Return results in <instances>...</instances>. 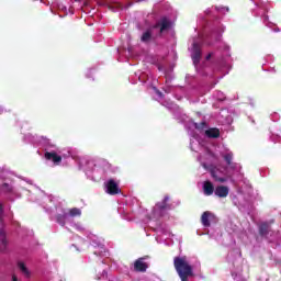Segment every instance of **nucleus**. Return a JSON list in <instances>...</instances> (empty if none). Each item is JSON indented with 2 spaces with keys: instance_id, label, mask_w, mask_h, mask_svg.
<instances>
[{
  "instance_id": "obj_1",
  "label": "nucleus",
  "mask_w": 281,
  "mask_h": 281,
  "mask_svg": "<svg viewBox=\"0 0 281 281\" xmlns=\"http://www.w3.org/2000/svg\"><path fill=\"white\" fill-rule=\"evenodd\" d=\"M173 267L181 281H188V278H194V269L188 261V257H175Z\"/></svg>"
},
{
  "instance_id": "obj_2",
  "label": "nucleus",
  "mask_w": 281,
  "mask_h": 281,
  "mask_svg": "<svg viewBox=\"0 0 281 281\" xmlns=\"http://www.w3.org/2000/svg\"><path fill=\"white\" fill-rule=\"evenodd\" d=\"M171 25L172 24L168 21V18L160 19L155 25L143 33L140 37L142 43H150V41H153V30H159L158 36H161L164 32L170 30Z\"/></svg>"
},
{
  "instance_id": "obj_3",
  "label": "nucleus",
  "mask_w": 281,
  "mask_h": 281,
  "mask_svg": "<svg viewBox=\"0 0 281 281\" xmlns=\"http://www.w3.org/2000/svg\"><path fill=\"white\" fill-rule=\"evenodd\" d=\"M105 192L111 196H115V194H122V189H120V184L115 182L113 179L108 180L105 183Z\"/></svg>"
},
{
  "instance_id": "obj_4",
  "label": "nucleus",
  "mask_w": 281,
  "mask_h": 281,
  "mask_svg": "<svg viewBox=\"0 0 281 281\" xmlns=\"http://www.w3.org/2000/svg\"><path fill=\"white\" fill-rule=\"evenodd\" d=\"M201 56H202L201 45H199V43H193L192 54H191L193 65H199V63H201Z\"/></svg>"
},
{
  "instance_id": "obj_5",
  "label": "nucleus",
  "mask_w": 281,
  "mask_h": 281,
  "mask_svg": "<svg viewBox=\"0 0 281 281\" xmlns=\"http://www.w3.org/2000/svg\"><path fill=\"white\" fill-rule=\"evenodd\" d=\"M145 258H138L135 262H134V271H136L137 273H146L147 269H148V263L144 262Z\"/></svg>"
},
{
  "instance_id": "obj_6",
  "label": "nucleus",
  "mask_w": 281,
  "mask_h": 281,
  "mask_svg": "<svg viewBox=\"0 0 281 281\" xmlns=\"http://www.w3.org/2000/svg\"><path fill=\"white\" fill-rule=\"evenodd\" d=\"M214 218H216L214 213H212L210 211L203 212L202 216H201V223H202L203 227H211L212 223H210V221H214Z\"/></svg>"
},
{
  "instance_id": "obj_7",
  "label": "nucleus",
  "mask_w": 281,
  "mask_h": 281,
  "mask_svg": "<svg viewBox=\"0 0 281 281\" xmlns=\"http://www.w3.org/2000/svg\"><path fill=\"white\" fill-rule=\"evenodd\" d=\"M44 157L47 161H53L56 165L60 164L63 161V157L56 154V151H46L44 154Z\"/></svg>"
},
{
  "instance_id": "obj_8",
  "label": "nucleus",
  "mask_w": 281,
  "mask_h": 281,
  "mask_svg": "<svg viewBox=\"0 0 281 281\" xmlns=\"http://www.w3.org/2000/svg\"><path fill=\"white\" fill-rule=\"evenodd\" d=\"M168 201H170V196L166 195L161 202L156 204V210H159L160 212L172 210V205L169 204Z\"/></svg>"
},
{
  "instance_id": "obj_9",
  "label": "nucleus",
  "mask_w": 281,
  "mask_h": 281,
  "mask_svg": "<svg viewBox=\"0 0 281 281\" xmlns=\"http://www.w3.org/2000/svg\"><path fill=\"white\" fill-rule=\"evenodd\" d=\"M229 194V188L225 186H217L215 188V196H218L220 199H225Z\"/></svg>"
},
{
  "instance_id": "obj_10",
  "label": "nucleus",
  "mask_w": 281,
  "mask_h": 281,
  "mask_svg": "<svg viewBox=\"0 0 281 281\" xmlns=\"http://www.w3.org/2000/svg\"><path fill=\"white\" fill-rule=\"evenodd\" d=\"M203 192L205 196H212L215 193L214 184L211 181L203 182Z\"/></svg>"
},
{
  "instance_id": "obj_11",
  "label": "nucleus",
  "mask_w": 281,
  "mask_h": 281,
  "mask_svg": "<svg viewBox=\"0 0 281 281\" xmlns=\"http://www.w3.org/2000/svg\"><path fill=\"white\" fill-rule=\"evenodd\" d=\"M270 232L271 226L269 225V223L265 222L259 225V236H261L262 238H267Z\"/></svg>"
},
{
  "instance_id": "obj_12",
  "label": "nucleus",
  "mask_w": 281,
  "mask_h": 281,
  "mask_svg": "<svg viewBox=\"0 0 281 281\" xmlns=\"http://www.w3.org/2000/svg\"><path fill=\"white\" fill-rule=\"evenodd\" d=\"M205 135L210 139H218V137H221V130H218L216 127H211L205 131Z\"/></svg>"
},
{
  "instance_id": "obj_13",
  "label": "nucleus",
  "mask_w": 281,
  "mask_h": 281,
  "mask_svg": "<svg viewBox=\"0 0 281 281\" xmlns=\"http://www.w3.org/2000/svg\"><path fill=\"white\" fill-rule=\"evenodd\" d=\"M92 247H97L98 249L93 251L94 256H100L101 258L106 256V249L104 248V245L98 244L94 240L92 241Z\"/></svg>"
},
{
  "instance_id": "obj_14",
  "label": "nucleus",
  "mask_w": 281,
  "mask_h": 281,
  "mask_svg": "<svg viewBox=\"0 0 281 281\" xmlns=\"http://www.w3.org/2000/svg\"><path fill=\"white\" fill-rule=\"evenodd\" d=\"M18 267H19L20 271L23 273V276H25V278H30V276H31L30 269H27V267L25 266V263L23 261H19Z\"/></svg>"
},
{
  "instance_id": "obj_15",
  "label": "nucleus",
  "mask_w": 281,
  "mask_h": 281,
  "mask_svg": "<svg viewBox=\"0 0 281 281\" xmlns=\"http://www.w3.org/2000/svg\"><path fill=\"white\" fill-rule=\"evenodd\" d=\"M0 247H2V251H3V249H5V247H8V239L5 238V231L0 232Z\"/></svg>"
},
{
  "instance_id": "obj_16",
  "label": "nucleus",
  "mask_w": 281,
  "mask_h": 281,
  "mask_svg": "<svg viewBox=\"0 0 281 281\" xmlns=\"http://www.w3.org/2000/svg\"><path fill=\"white\" fill-rule=\"evenodd\" d=\"M211 177H213V179H215L216 181H218V183H225V181H227V179L225 178H221L216 175V170L212 169L211 170Z\"/></svg>"
},
{
  "instance_id": "obj_17",
  "label": "nucleus",
  "mask_w": 281,
  "mask_h": 281,
  "mask_svg": "<svg viewBox=\"0 0 281 281\" xmlns=\"http://www.w3.org/2000/svg\"><path fill=\"white\" fill-rule=\"evenodd\" d=\"M69 215L72 216V217L81 216L82 211H80V209H78V207H72V209L69 210Z\"/></svg>"
},
{
  "instance_id": "obj_18",
  "label": "nucleus",
  "mask_w": 281,
  "mask_h": 281,
  "mask_svg": "<svg viewBox=\"0 0 281 281\" xmlns=\"http://www.w3.org/2000/svg\"><path fill=\"white\" fill-rule=\"evenodd\" d=\"M234 159V154L229 153L224 156V161H226L227 166H232V160Z\"/></svg>"
},
{
  "instance_id": "obj_19",
  "label": "nucleus",
  "mask_w": 281,
  "mask_h": 281,
  "mask_svg": "<svg viewBox=\"0 0 281 281\" xmlns=\"http://www.w3.org/2000/svg\"><path fill=\"white\" fill-rule=\"evenodd\" d=\"M195 128L198 131H203V128H207V123H205V122L195 123Z\"/></svg>"
},
{
  "instance_id": "obj_20",
  "label": "nucleus",
  "mask_w": 281,
  "mask_h": 281,
  "mask_svg": "<svg viewBox=\"0 0 281 281\" xmlns=\"http://www.w3.org/2000/svg\"><path fill=\"white\" fill-rule=\"evenodd\" d=\"M65 221H66V217H65V215H57V223L59 224V225H61V227H65Z\"/></svg>"
},
{
  "instance_id": "obj_21",
  "label": "nucleus",
  "mask_w": 281,
  "mask_h": 281,
  "mask_svg": "<svg viewBox=\"0 0 281 281\" xmlns=\"http://www.w3.org/2000/svg\"><path fill=\"white\" fill-rule=\"evenodd\" d=\"M2 190H3V192H11L12 187H10V184H8V183H3L2 184Z\"/></svg>"
},
{
  "instance_id": "obj_22",
  "label": "nucleus",
  "mask_w": 281,
  "mask_h": 281,
  "mask_svg": "<svg viewBox=\"0 0 281 281\" xmlns=\"http://www.w3.org/2000/svg\"><path fill=\"white\" fill-rule=\"evenodd\" d=\"M4 209H3V204L2 203H0V221H1V223H3V214H4Z\"/></svg>"
},
{
  "instance_id": "obj_23",
  "label": "nucleus",
  "mask_w": 281,
  "mask_h": 281,
  "mask_svg": "<svg viewBox=\"0 0 281 281\" xmlns=\"http://www.w3.org/2000/svg\"><path fill=\"white\" fill-rule=\"evenodd\" d=\"M210 58H212V53H210V54L206 56V60H210Z\"/></svg>"
},
{
  "instance_id": "obj_24",
  "label": "nucleus",
  "mask_w": 281,
  "mask_h": 281,
  "mask_svg": "<svg viewBox=\"0 0 281 281\" xmlns=\"http://www.w3.org/2000/svg\"><path fill=\"white\" fill-rule=\"evenodd\" d=\"M135 1V3H139V2H142V1H144V0H134Z\"/></svg>"
},
{
  "instance_id": "obj_25",
  "label": "nucleus",
  "mask_w": 281,
  "mask_h": 281,
  "mask_svg": "<svg viewBox=\"0 0 281 281\" xmlns=\"http://www.w3.org/2000/svg\"><path fill=\"white\" fill-rule=\"evenodd\" d=\"M102 279H103V280H106V277L103 274V276H102Z\"/></svg>"
},
{
  "instance_id": "obj_26",
  "label": "nucleus",
  "mask_w": 281,
  "mask_h": 281,
  "mask_svg": "<svg viewBox=\"0 0 281 281\" xmlns=\"http://www.w3.org/2000/svg\"><path fill=\"white\" fill-rule=\"evenodd\" d=\"M85 5H89V2H85Z\"/></svg>"
}]
</instances>
